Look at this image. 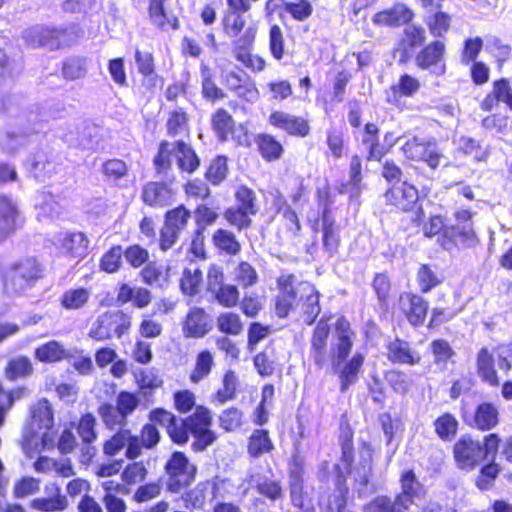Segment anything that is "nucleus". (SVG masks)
Here are the masks:
<instances>
[{
  "instance_id": "21",
  "label": "nucleus",
  "mask_w": 512,
  "mask_h": 512,
  "mask_svg": "<svg viewBox=\"0 0 512 512\" xmlns=\"http://www.w3.org/2000/svg\"><path fill=\"white\" fill-rule=\"evenodd\" d=\"M461 417L468 427L479 432L492 431L500 423L499 409L490 401L477 403L472 413L462 411Z\"/></svg>"
},
{
  "instance_id": "35",
  "label": "nucleus",
  "mask_w": 512,
  "mask_h": 512,
  "mask_svg": "<svg viewBox=\"0 0 512 512\" xmlns=\"http://www.w3.org/2000/svg\"><path fill=\"white\" fill-rule=\"evenodd\" d=\"M275 450L273 439L266 428H255L246 439V452L250 459H258Z\"/></svg>"
},
{
  "instance_id": "60",
  "label": "nucleus",
  "mask_w": 512,
  "mask_h": 512,
  "mask_svg": "<svg viewBox=\"0 0 512 512\" xmlns=\"http://www.w3.org/2000/svg\"><path fill=\"white\" fill-rule=\"evenodd\" d=\"M90 296V291L83 287L68 289L62 294L60 304L66 310H78L87 304Z\"/></svg>"
},
{
  "instance_id": "55",
  "label": "nucleus",
  "mask_w": 512,
  "mask_h": 512,
  "mask_svg": "<svg viewBox=\"0 0 512 512\" xmlns=\"http://www.w3.org/2000/svg\"><path fill=\"white\" fill-rule=\"evenodd\" d=\"M280 215L281 219L277 227L278 236L285 238H295L299 236L302 225L297 212L291 208Z\"/></svg>"
},
{
  "instance_id": "41",
  "label": "nucleus",
  "mask_w": 512,
  "mask_h": 512,
  "mask_svg": "<svg viewBox=\"0 0 512 512\" xmlns=\"http://www.w3.org/2000/svg\"><path fill=\"white\" fill-rule=\"evenodd\" d=\"M211 242L219 254L229 257L237 256L242 250V244L234 232L225 228L216 229L212 234Z\"/></svg>"
},
{
  "instance_id": "2",
  "label": "nucleus",
  "mask_w": 512,
  "mask_h": 512,
  "mask_svg": "<svg viewBox=\"0 0 512 512\" xmlns=\"http://www.w3.org/2000/svg\"><path fill=\"white\" fill-rule=\"evenodd\" d=\"M334 330L336 342L328 350L330 325L323 320L317 322L310 337L309 357L319 369L326 366L330 360L332 369L338 376L340 391L345 393L358 382L363 372L365 356L356 352L347 360L353 349L355 333L345 316L336 319Z\"/></svg>"
},
{
  "instance_id": "44",
  "label": "nucleus",
  "mask_w": 512,
  "mask_h": 512,
  "mask_svg": "<svg viewBox=\"0 0 512 512\" xmlns=\"http://www.w3.org/2000/svg\"><path fill=\"white\" fill-rule=\"evenodd\" d=\"M211 128L217 138L225 142L235 132V121L225 108L220 107L211 115Z\"/></svg>"
},
{
  "instance_id": "62",
  "label": "nucleus",
  "mask_w": 512,
  "mask_h": 512,
  "mask_svg": "<svg viewBox=\"0 0 512 512\" xmlns=\"http://www.w3.org/2000/svg\"><path fill=\"white\" fill-rule=\"evenodd\" d=\"M430 350L434 363L442 368H446L456 355L450 343L443 338L434 339L430 343Z\"/></svg>"
},
{
  "instance_id": "58",
  "label": "nucleus",
  "mask_w": 512,
  "mask_h": 512,
  "mask_svg": "<svg viewBox=\"0 0 512 512\" xmlns=\"http://www.w3.org/2000/svg\"><path fill=\"white\" fill-rule=\"evenodd\" d=\"M339 445L341 448L340 461L344 465L353 466L355 460L354 431L349 424L341 427Z\"/></svg>"
},
{
  "instance_id": "40",
  "label": "nucleus",
  "mask_w": 512,
  "mask_h": 512,
  "mask_svg": "<svg viewBox=\"0 0 512 512\" xmlns=\"http://www.w3.org/2000/svg\"><path fill=\"white\" fill-rule=\"evenodd\" d=\"M34 207L40 221L57 218L63 211V206L56 196L44 190L37 192L34 196Z\"/></svg>"
},
{
  "instance_id": "59",
  "label": "nucleus",
  "mask_w": 512,
  "mask_h": 512,
  "mask_svg": "<svg viewBox=\"0 0 512 512\" xmlns=\"http://www.w3.org/2000/svg\"><path fill=\"white\" fill-rule=\"evenodd\" d=\"M268 48L271 57L280 62L286 54L285 37L282 28L274 23L269 26L268 30Z\"/></svg>"
},
{
  "instance_id": "4",
  "label": "nucleus",
  "mask_w": 512,
  "mask_h": 512,
  "mask_svg": "<svg viewBox=\"0 0 512 512\" xmlns=\"http://www.w3.org/2000/svg\"><path fill=\"white\" fill-rule=\"evenodd\" d=\"M213 413L205 405H197L194 411L181 418L170 411L162 409V426L170 440L177 445H184L193 436L192 449L195 452L204 451L213 445L218 436L212 429Z\"/></svg>"
},
{
  "instance_id": "63",
  "label": "nucleus",
  "mask_w": 512,
  "mask_h": 512,
  "mask_svg": "<svg viewBox=\"0 0 512 512\" xmlns=\"http://www.w3.org/2000/svg\"><path fill=\"white\" fill-rule=\"evenodd\" d=\"M202 281L200 268H185L180 279V289L184 295L193 297L199 293Z\"/></svg>"
},
{
  "instance_id": "5",
  "label": "nucleus",
  "mask_w": 512,
  "mask_h": 512,
  "mask_svg": "<svg viewBox=\"0 0 512 512\" xmlns=\"http://www.w3.org/2000/svg\"><path fill=\"white\" fill-rule=\"evenodd\" d=\"M400 491L392 499L377 495L362 507L363 512H408L416 500L426 496V489L412 468L404 469L399 476Z\"/></svg>"
},
{
  "instance_id": "17",
  "label": "nucleus",
  "mask_w": 512,
  "mask_h": 512,
  "mask_svg": "<svg viewBox=\"0 0 512 512\" xmlns=\"http://www.w3.org/2000/svg\"><path fill=\"white\" fill-rule=\"evenodd\" d=\"M130 326L131 318L123 312H106L94 321L89 336L97 341L120 338Z\"/></svg>"
},
{
  "instance_id": "1",
  "label": "nucleus",
  "mask_w": 512,
  "mask_h": 512,
  "mask_svg": "<svg viewBox=\"0 0 512 512\" xmlns=\"http://www.w3.org/2000/svg\"><path fill=\"white\" fill-rule=\"evenodd\" d=\"M385 205L391 212L414 213L411 223L421 228L425 238L437 237L439 246L448 252L462 248H472L480 243L473 224L474 212L458 209L453 213L455 224H447L446 216L430 214L427 218L420 202L418 188L407 181L391 185L383 194Z\"/></svg>"
},
{
  "instance_id": "52",
  "label": "nucleus",
  "mask_w": 512,
  "mask_h": 512,
  "mask_svg": "<svg viewBox=\"0 0 512 512\" xmlns=\"http://www.w3.org/2000/svg\"><path fill=\"white\" fill-rule=\"evenodd\" d=\"M216 327L222 336H238L244 330V323L238 313L225 311L216 317Z\"/></svg>"
},
{
  "instance_id": "39",
  "label": "nucleus",
  "mask_w": 512,
  "mask_h": 512,
  "mask_svg": "<svg viewBox=\"0 0 512 512\" xmlns=\"http://www.w3.org/2000/svg\"><path fill=\"white\" fill-rule=\"evenodd\" d=\"M45 492L48 494V497L33 499L30 502L31 508L40 512H57L67 508V498L61 494V489L58 485H47Z\"/></svg>"
},
{
  "instance_id": "42",
  "label": "nucleus",
  "mask_w": 512,
  "mask_h": 512,
  "mask_svg": "<svg viewBox=\"0 0 512 512\" xmlns=\"http://www.w3.org/2000/svg\"><path fill=\"white\" fill-rule=\"evenodd\" d=\"M459 425L457 417L449 411L439 414L432 423L435 435L443 442H451L456 438Z\"/></svg>"
},
{
  "instance_id": "23",
  "label": "nucleus",
  "mask_w": 512,
  "mask_h": 512,
  "mask_svg": "<svg viewBox=\"0 0 512 512\" xmlns=\"http://www.w3.org/2000/svg\"><path fill=\"white\" fill-rule=\"evenodd\" d=\"M404 156L414 162H424L427 166L436 170L443 158L435 141H421L416 137L408 139L402 146Z\"/></svg>"
},
{
  "instance_id": "22",
  "label": "nucleus",
  "mask_w": 512,
  "mask_h": 512,
  "mask_svg": "<svg viewBox=\"0 0 512 512\" xmlns=\"http://www.w3.org/2000/svg\"><path fill=\"white\" fill-rule=\"evenodd\" d=\"M191 212L183 205L168 210L162 227V250L172 247L187 228Z\"/></svg>"
},
{
  "instance_id": "43",
  "label": "nucleus",
  "mask_w": 512,
  "mask_h": 512,
  "mask_svg": "<svg viewBox=\"0 0 512 512\" xmlns=\"http://www.w3.org/2000/svg\"><path fill=\"white\" fill-rule=\"evenodd\" d=\"M452 23L453 15L443 10L434 11L425 18L427 30L434 39L443 40L451 31Z\"/></svg>"
},
{
  "instance_id": "31",
  "label": "nucleus",
  "mask_w": 512,
  "mask_h": 512,
  "mask_svg": "<svg viewBox=\"0 0 512 512\" xmlns=\"http://www.w3.org/2000/svg\"><path fill=\"white\" fill-rule=\"evenodd\" d=\"M333 471L334 486L339 493L329 498L327 510L328 512H343L348 505L349 488L347 486V480L351 474L352 466L344 465L343 469L339 464H335Z\"/></svg>"
},
{
  "instance_id": "3",
  "label": "nucleus",
  "mask_w": 512,
  "mask_h": 512,
  "mask_svg": "<svg viewBox=\"0 0 512 512\" xmlns=\"http://www.w3.org/2000/svg\"><path fill=\"white\" fill-rule=\"evenodd\" d=\"M278 294L274 298V312L279 319L287 318L298 307L306 325H313L322 308L321 293L310 281L297 282L293 273H283L276 279Z\"/></svg>"
},
{
  "instance_id": "33",
  "label": "nucleus",
  "mask_w": 512,
  "mask_h": 512,
  "mask_svg": "<svg viewBox=\"0 0 512 512\" xmlns=\"http://www.w3.org/2000/svg\"><path fill=\"white\" fill-rule=\"evenodd\" d=\"M501 102L512 111V86L507 78L493 81L491 91L480 102V109L484 112H491Z\"/></svg>"
},
{
  "instance_id": "47",
  "label": "nucleus",
  "mask_w": 512,
  "mask_h": 512,
  "mask_svg": "<svg viewBox=\"0 0 512 512\" xmlns=\"http://www.w3.org/2000/svg\"><path fill=\"white\" fill-rule=\"evenodd\" d=\"M244 423V412L235 405L224 408L218 415V426L224 433L236 432Z\"/></svg>"
},
{
  "instance_id": "56",
  "label": "nucleus",
  "mask_w": 512,
  "mask_h": 512,
  "mask_svg": "<svg viewBox=\"0 0 512 512\" xmlns=\"http://www.w3.org/2000/svg\"><path fill=\"white\" fill-rule=\"evenodd\" d=\"M69 356L61 343L51 340L35 350V358L40 362L52 363L58 362Z\"/></svg>"
},
{
  "instance_id": "10",
  "label": "nucleus",
  "mask_w": 512,
  "mask_h": 512,
  "mask_svg": "<svg viewBox=\"0 0 512 512\" xmlns=\"http://www.w3.org/2000/svg\"><path fill=\"white\" fill-rule=\"evenodd\" d=\"M496 364L505 374L512 370V361L509 356L499 354L495 358L494 351L488 346H482L478 349L475 357V371L482 383L491 387H498L500 385Z\"/></svg>"
},
{
  "instance_id": "29",
  "label": "nucleus",
  "mask_w": 512,
  "mask_h": 512,
  "mask_svg": "<svg viewBox=\"0 0 512 512\" xmlns=\"http://www.w3.org/2000/svg\"><path fill=\"white\" fill-rule=\"evenodd\" d=\"M211 317L205 308L191 307L182 321V332L187 338H203L212 329Z\"/></svg>"
},
{
  "instance_id": "28",
  "label": "nucleus",
  "mask_w": 512,
  "mask_h": 512,
  "mask_svg": "<svg viewBox=\"0 0 512 512\" xmlns=\"http://www.w3.org/2000/svg\"><path fill=\"white\" fill-rule=\"evenodd\" d=\"M241 392V381L238 372L227 369L221 376L220 385L210 396V403L214 407H222L234 402Z\"/></svg>"
},
{
  "instance_id": "53",
  "label": "nucleus",
  "mask_w": 512,
  "mask_h": 512,
  "mask_svg": "<svg viewBox=\"0 0 512 512\" xmlns=\"http://www.w3.org/2000/svg\"><path fill=\"white\" fill-rule=\"evenodd\" d=\"M248 11H240L233 8H228L222 17L223 31L229 37L238 38L239 34L243 31L246 25L244 14Z\"/></svg>"
},
{
  "instance_id": "27",
  "label": "nucleus",
  "mask_w": 512,
  "mask_h": 512,
  "mask_svg": "<svg viewBox=\"0 0 512 512\" xmlns=\"http://www.w3.org/2000/svg\"><path fill=\"white\" fill-rule=\"evenodd\" d=\"M24 224L18 204L10 196L0 194V241L6 240Z\"/></svg>"
},
{
  "instance_id": "12",
  "label": "nucleus",
  "mask_w": 512,
  "mask_h": 512,
  "mask_svg": "<svg viewBox=\"0 0 512 512\" xmlns=\"http://www.w3.org/2000/svg\"><path fill=\"white\" fill-rule=\"evenodd\" d=\"M171 158L175 159L180 172L193 174L200 165L201 160L195 149L183 140H178L169 148V143L162 140V170L171 168Z\"/></svg>"
},
{
  "instance_id": "54",
  "label": "nucleus",
  "mask_w": 512,
  "mask_h": 512,
  "mask_svg": "<svg viewBox=\"0 0 512 512\" xmlns=\"http://www.w3.org/2000/svg\"><path fill=\"white\" fill-rule=\"evenodd\" d=\"M384 379L390 389L396 394L406 395L412 387L410 376L401 369L393 368L385 371Z\"/></svg>"
},
{
  "instance_id": "24",
  "label": "nucleus",
  "mask_w": 512,
  "mask_h": 512,
  "mask_svg": "<svg viewBox=\"0 0 512 512\" xmlns=\"http://www.w3.org/2000/svg\"><path fill=\"white\" fill-rule=\"evenodd\" d=\"M481 443L471 436L460 437L453 445L452 454L457 467L461 470L472 471L483 460L480 457Z\"/></svg>"
},
{
  "instance_id": "16",
  "label": "nucleus",
  "mask_w": 512,
  "mask_h": 512,
  "mask_svg": "<svg viewBox=\"0 0 512 512\" xmlns=\"http://www.w3.org/2000/svg\"><path fill=\"white\" fill-rule=\"evenodd\" d=\"M274 129L293 138H307L312 133L310 119L307 116L297 115L285 110H272L267 119Z\"/></svg>"
},
{
  "instance_id": "48",
  "label": "nucleus",
  "mask_w": 512,
  "mask_h": 512,
  "mask_svg": "<svg viewBox=\"0 0 512 512\" xmlns=\"http://www.w3.org/2000/svg\"><path fill=\"white\" fill-rule=\"evenodd\" d=\"M229 175L228 158L225 155H216L211 159L204 172L205 180L212 186H219Z\"/></svg>"
},
{
  "instance_id": "20",
  "label": "nucleus",
  "mask_w": 512,
  "mask_h": 512,
  "mask_svg": "<svg viewBox=\"0 0 512 512\" xmlns=\"http://www.w3.org/2000/svg\"><path fill=\"white\" fill-rule=\"evenodd\" d=\"M396 309L412 327L418 328L426 321L429 302L415 292L404 291L398 296Z\"/></svg>"
},
{
  "instance_id": "11",
  "label": "nucleus",
  "mask_w": 512,
  "mask_h": 512,
  "mask_svg": "<svg viewBox=\"0 0 512 512\" xmlns=\"http://www.w3.org/2000/svg\"><path fill=\"white\" fill-rule=\"evenodd\" d=\"M256 36L257 28L249 26L238 38L232 41L234 59L252 73H260L267 67L265 58L260 54L253 53Z\"/></svg>"
},
{
  "instance_id": "45",
  "label": "nucleus",
  "mask_w": 512,
  "mask_h": 512,
  "mask_svg": "<svg viewBox=\"0 0 512 512\" xmlns=\"http://www.w3.org/2000/svg\"><path fill=\"white\" fill-rule=\"evenodd\" d=\"M53 424L52 407L46 399H42L31 409V431L36 434L41 429L52 428Z\"/></svg>"
},
{
  "instance_id": "49",
  "label": "nucleus",
  "mask_w": 512,
  "mask_h": 512,
  "mask_svg": "<svg viewBox=\"0 0 512 512\" xmlns=\"http://www.w3.org/2000/svg\"><path fill=\"white\" fill-rule=\"evenodd\" d=\"M416 281L419 290L422 294H427L444 281L443 275L434 270V266L428 263L420 264L417 273Z\"/></svg>"
},
{
  "instance_id": "32",
  "label": "nucleus",
  "mask_w": 512,
  "mask_h": 512,
  "mask_svg": "<svg viewBox=\"0 0 512 512\" xmlns=\"http://www.w3.org/2000/svg\"><path fill=\"white\" fill-rule=\"evenodd\" d=\"M20 128L7 129L0 133V148L6 154L12 155L25 148L31 141V137L38 132L35 124L33 127L25 128L20 123Z\"/></svg>"
},
{
  "instance_id": "51",
  "label": "nucleus",
  "mask_w": 512,
  "mask_h": 512,
  "mask_svg": "<svg viewBox=\"0 0 512 512\" xmlns=\"http://www.w3.org/2000/svg\"><path fill=\"white\" fill-rule=\"evenodd\" d=\"M200 75L201 93L204 99L214 103L226 97V93L215 83L212 70L207 64L200 65Z\"/></svg>"
},
{
  "instance_id": "26",
  "label": "nucleus",
  "mask_w": 512,
  "mask_h": 512,
  "mask_svg": "<svg viewBox=\"0 0 512 512\" xmlns=\"http://www.w3.org/2000/svg\"><path fill=\"white\" fill-rule=\"evenodd\" d=\"M414 18L415 13L407 4L395 2L390 7L376 12L372 17V22L379 27L399 28L407 26Z\"/></svg>"
},
{
  "instance_id": "38",
  "label": "nucleus",
  "mask_w": 512,
  "mask_h": 512,
  "mask_svg": "<svg viewBox=\"0 0 512 512\" xmlns=\"http://www.w3.org/2000/svg\"><path fill=\"white\" fill-rule=\"evenodd\" d=\"M254 142L259 155L267 163L279 161L284 156L285 148L273 134L259 133L255 136Z\"/></svg>"
},
{
  "instance_id": "36",
  "label": "nucleus",
  "mask_w": 512,
  "mask_h": 512,
  "mask_svg": "<svg viewBox=\"0 0 512 512\" xmlns=\"http://www.w3.org/2000/svg\"><path fill=\"white\" fill-rule=\"evenodd\" d=\"M77 433L84 445L82 448L83 462H88L96 454V449L92 446L97 439L96 418L90 413L83 415L78 422Z\"/></svg>"
},
{
  "instance_id": "18",
  "label": "nucleus",
  "mask_w": 512,
  "mask_h": 512,
  "mask_svg": "<svg viewBox=\"0 0 512 512\" xmlns=\"http://www.w3.org/2000/svg\"><path fill=\"white\" fill-rule=\"evenodd\" d=\"M207 291L223 308L231 309L239 304L240 291L238 286L225 284L224 273L215 264L211 265L207 272Z\"/></svg>"
},
{
  "instance_id": "7",
  "label": "nucleus",
  "mask_w": 512,
  "mask_h": 512,
  "mask_svg": "<svg viewBox=\"0 0 512 512\" xmlns=\"http://www.w3.org/2000/svg\"><path fill=\"white\" fill-rule=\"evenodd\" d=\"M236 205L225 209L223 216L226 222L237 231L252 227V216L259 212L258 200L253 189L240 185L234 192Z\"/></svg>"
},
{
  "instance_id": "64",
  "label": "nucleus",
  "mask_w": 512,
  "mask_h": 512,
  "mask_svg": "<svg viewBox=\"0 0 512 512\" xmlns=\"http://www.w3.org/2000/svg\"><path fill=\"white\" fill-rule=\"evenodd\" d=\"M189 116L182 109L177 108L168 113L166 121V129L168 136L175 137L188 131Z\"/></svg>"
},
{
  "instance_id": "37",
  "label": "nucleus",
  "mask_w": 512,
  "mask_h": 512,
  "mask_svg": "<svg viewBox=\"0 0 512 512\" xmlns=\"http://www.w3.org/2000/svg\"><path fill=\"white\" fill-rule=\"evenodd\" d=\"M421 88L420 81L408 74L403 73L399 76L398 82L390 86L387 94V102L393 105H399L403 98H411L416 95Z\"/></svg>"
},
{
  "instance_id": "14",
  "label": "nucleus",
  "mask_w": 512,
  "mask_h": 512,
  "mask_svg": "<svg viewBox=\"0 0 512 512\" xmlns=\"http://www.w3.org/2000/svg\"><path fill=\"white\" fill-rule=\"evenodd\" d=\"M76 34L74 28L56 29L45 26H35L24 32L26 43L33 47H45L49 50H55L63 46L70 45Z\"/></svg>"
},
{
  "instance_id": "25",
  "label": "nucleus",
  "mask_w": 512,
  "mask_h": 512,
  "mask_svg": "<svg viewBox=\"0 0 512 512\" xmlns=\"http://www.w3.org/2000/svg\"><path fill=\"white\" fill-rule=\"evenodd\" d=\"M52 244L61 254L77 259V262L88 255L89 240L82 232H58L53 235Z\"/></svg>"
},
{
  "instance_id": "61",
  "label": "nucleus",
  "mask_w": 512,
  "mask_h": 512,
  "mask_svg": "<svg viewBox=\"0 0 512 512\" xmlns=\"http://www.w3.org/2000/svg\"><path fill=\"white\" fill-rule=\"evenodd\" d=\"M234 281L239 287L247 289L259 282V275L248 261H240L234 268Z\"/></svg>"
},
{
  "instance_id": "19",
  "label": "nucleus",
  "mask_w": 512,
  "mask_h": 512,
  "mask_svg": "<svg viewBox=\"0 0 512 512\" xmlns=\"http://www.w3.org/2000/svg\"><path fill=\"white\" fill-rule=\"evenodd\" d=\"M41 273L39 263L33 258H27L11 269L5 281V290L9 293H20L33 286Z\"/></svg>"
},
{
  "instance_id": "46",
  "label": "nucleus",
  "mask_w": 512,
  "mask_h": 512,
  "mask_svg": "<svg viewBox=\"0 0 512 512\" xmlns=\"http://www.w3.org/2000/svg\"><path fill=\"white\" fill-rule=\"evenodd\" d=\"M501 471V466L496 460H489L480 467L474 479L475 487L481 492L492 490Z\"/></svg>"
},
{
  "instance_id": "6",
  "label": "nucleus",
  "mask_w": 512,
  "mask_h": 512,
  "mask_svg": "<svg viewBox=\"0 0 512 512\" xmlns=\"http://www.w3.org/2000/svg\"><path fill=\"white\" fill-rule=\"evenodd\" d=\"M232 482L227 478L215 476L198 482L192 489L182 494L185 508L189 510H204L213 500L224 499L229 494Z\"/></svg>"
},
{
  "instance_id": "30",
  "label": "nucleus",
  "mask_w": 512,
  "mask_h": 512,
  "mask_svg": "<svg viewBox=\"0 0 512 512\" xmlns=\"http://www.w3.org/2000/svg\"><path fill=\"white\" fill-rule=\"evenodd\" d=\"M385 348L386 358L392 364L416 366L422 362V355L415 351L408 341L400 337L389 341Z\"/></svg>"
},
{
  "instance_id": "15",
  "label": "nucleus",
  "mask_w": 512,
  "mask_h": 512,
  "mask_svg": "<svg viewBox=\"0 0 512 512\" xmlns=\"http://www.w3.org/2000/svg\"><path fill=\"white\" fill-rule=\"evenodd\" d=\"M427 44V31L419 23H410L404 27L394 47L399 64L411 62L419 49Z\"/></svg>"
},
{
  "instance_id": "57",
  "label": "nucleus",
  "mask_w": 512,
  "mask_h": 512,
  "mask_svg": "<svg viewBox=\"0 0 512 512\" xmlns=\"http://www.w3.org/2000/svg\"><path fill=\"white\" fill-rule=\"evenodd\" d=\"M214 365L213 355L209 350H202L197 354L195 365L189 375V380L197 384L207 378Z\"/></svg>"
},
{
  "instance_id": "50",
  "label": "nucleus",
  "mask_w": 512,
  "mask_h": 512,
  "mask_svg": "<svg viewBox=\"0 0 512 512\" xmlns=\"http://www.w3.org/2000/svg\"><path fill=\"white\" fill-rule=\"evenodd\" d=\"M200 75L201 93L204 99L214 103L226 97V93L215 83L212 70L207 64L200 65Z\"/></svg>"
},
{
  "instance_id": "13",
  "label": "nucleus",
  "mask_w": 512,
  "mask_h": 512,
  "mask_svg": "<svg viewBox=\"0 0 512 512\" xmlns=\"http://www.w3.org/2000/svg\"><path fill=\"white\" fill-rule=\"evenodd\" d=\"M398 140L399 138L394 135V132L387 131L384 134L383 143H381L378 124L365 123L361 133V144L366 151V160L381 162L392 151Z\"/></svg>"
},
{
  "instance_id": "8",
  "label": "nucleus",
  "mask_w": 512,
  "mask_h": 512,
  "mask_svg": "<svg viewBox=\"0 0 512 512\" xmlns=\"http://www.w3.org/2000/svg\"><path fill=\"white\" fill-rule=\"evenodd\" d=\"M164 469L167 475L166 489L172 493L181 492L190 486L196 478V466L189 462L188 457L182 451H174Z\"/></svg>"
},
{
  "instance_id": "34",
  "label": "nucleus",
  "mask_w": 512,
  "mask_h": 512,
  "mask_svg": "<svg viewBox=\"0 0 512 512\" xmlns=\"http://www.w3.org/2000/svg\"><path fill=\"white\" fill-rule=\"evenodd\" d=\"M319 220L321 222L323 249L329 256H333L338 252L341 243L336 219L333 213L325 211L324 213H320L319 219L315 221V224H317Z\"/></svg>"
},
{
  "instance_id": "9",
  "label": "nucleus",
  "mask_w": 512,
  "mask_h": 512,
  "mask_svg": "<svg viewBox=\"0 0 512 512\" xmlns=\"http://www.w3.org/2000/svg\"><path fill=\"white\" fill-rule=\"evenodd\" d=\"M447 46L444 40L433 39L419 49L413 57L415 67L430 76L441 77L446 74Z\"/></svg>"
}]
</instances>
